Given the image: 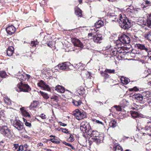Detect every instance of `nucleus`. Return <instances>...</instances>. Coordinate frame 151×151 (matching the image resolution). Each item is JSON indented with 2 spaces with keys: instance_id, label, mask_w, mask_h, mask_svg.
Instances as JSON below:
<instances>
[{
  "instance_id": "nucleus-3",
  "label": "nucleus",
  "mask_w": 151,
  "mask_h": 151,
  "mask_svg": "<svg viewBox=\"0 0 151 151\" xmlns=\"http://www.w3.org/2000/svg\"><path fill=\"white\" fill-rule=\"evenodd\" d=\"M120 17L119 21L121 27L124 29L129 28L131 26V23L128 19L126 17H123L121 14Z\"/></svg>"
},
{
  "instance_id": "nucleus-28",
  "label": "nucleus",
  "mask_w": 151,
  "mask_h": 151,
  "mask_svg": "<svg viewBox=\"0 0 151 151\" xmlns=\"http://www.w3.org/2000/svg\"><path fill=\"white\" fill-rule=\"evenodd\" d=\"M4 101L5 104L9 106L12 104L11 100L7 96L4 97Z\"/></svg>"
},
{
  "instance_id": "nucleus-23",
  "label": "nucleus",
  "mask_w": 151,
  "mask_h": 151,
  "mask_svg": "<svg viewBox=\"0 0 151 151\" xmlns=\"http://www.w3.org/2000/svg\"><path fill=\"white\" fill-rule=\"evenodd\" d=\"M104 24V22L102 21L99 20L97 21L95 24V26L96 28H99L102 26Z\"/></svg>"
},
{
  "instance_id": "nucleus-39",
  "label": "nucleus",
  "mask_w": 151,
  "mask_h": 151,
  "mask_svg": "<svg viewBox=\"0 0 151 151\" xmlns=\"http://www.w3.org/2000/svg\"><path fill=\"white\" fill-rule=\"evenodd\" d=\"M68 138H67V140L68 142H73L75 139L73 135L71 134H69Z\"/></svg>"
},
{
  "instance_id": "nucleus-50",
  "label": "nucleus",
  "mask_w": 151,
  "mask_h": 151,
  "mask_svg": "<svg viewBox=\"0 0 151 151\" xmlns=\"http://www.w3.org/2000/svg\"><path fill=\"white\" fill-rule=\"evenodd\" d=\"M106 72H101V74L102 76L105 78H107L109 77V75H108Z\"/></svg>"
},
{
  "instance_id": "nucleus-31",
  "label": "nucleus",
  "mask_w": 151,
  "mask_h": 151,
  "mask_svg": "<svg viewBox=\"0 0 151 151\" xmlns=\"http://www.w3.org/2000/svg\"><path fill=\"white\" fill-rule=\"evenodd\" d=\"M117 125L116 122L114 120H111L109 123V126L111 127L114 128Z\"/></svg>"
},
{
  "instance_id": "nucleus-25",
  "label": "nucleus",
  "mask_w": 151,
  "mask_h": 151,
  "mask_svg": "<svg viewBox=\"0 0 151 151\" xmlns=\"http://www.w3.org/2000/svg\"><path fill=\"white\" fill-rule=\"evenodd\" d=\"M135 47L138 49H140L141 50H145L146 51H147L148 49L146 48L145 46L142 44H136L135 45Z\"/></svg>"
},
{
  "instance_id": "nucleus-13",
  "label": "nucleus",
  "mask_w": 151,
  "mask_h": 151,
  "mask_svg": "<svg viewBox=\"0 0 151 151\" xmlns=\"http://www.w3.org/2000/svg\"><path fill=\"white\" fill-rule=\"evenodd\" d=\"M93 39L94 42L100 43L102 40V36L101 34H96L93 37Z\"/></svg>"
},
{
  "instance_id": "nucleus-45",
  "label": "nucleus",
  "mask_w": 151,
  "mask_h": 151,
  "mask_svg": "<svg viewBox=\"0 0 151 151\" xmlns=\"http://www.w3.org/2000/svg\"><path fill=\"white\" fill-rule=\"evenodd\" d=\"M114 109L118 111H121L122 110L121 107L119 106H114L111 108V109L113 110Z\"/></svg>"
},
{
  "instance_id": "nucleus-58",
  "label": "nucleus",
  "mask_w": 151,
  "mask_h": 151,
  "mask_svg": "<svg viewBox=\"0 0 151 151\" xmlns=\"http://www.w3.org/2000/svg\"><path fill=\"white\" fill-rule=\"evenodd\" d=\"M5 116V114L3 111H0V118H4Z\"/></svg>"
},
{
  "instance_id": "nucleus-41",
  "label": "nucleus",
  "mask_w": 151,
  "mask_h": 151,
  "mask_svg": "<svg viewBox=\"0 0 151 151\" xmlns=\"http://www.w3.org/2000/svg\"><path fill=\"white\" fill-rule=\"evenodd\" d=\"M144 37L148 40L151 41V32L145 34L144 35Z\"/></svg>"
},
{
  "instance_id": "nucleus-46",
  "label": "nucleus",
  "mask_w": 151,
  "mask_h": 151,
  "mask_svg": "<svg viewBox=\"0 0 151 151\" xmlns=\"http://www.w3.org/2000/svg\"><path fill=\"white\" fill-rule=\"evenodd\" d=\"M6 76V72L4 71H0V76L2 78L5 77Z\"/></svg>"
},
{
  "instance_id": "nucleus-47",
  "label": "nucleus",
  "mask_w": 151,
  "mask_h": 151,
  "mask_svg": "<svg viewBox=\"0 0 151 151\" xmlns=\"http://www.w3.org/2000/svg\"><path fill=\"white\" fill-rule=\"evenodd\" d=\"M63 143L66 146L70 147L72 150L74 149L73 147L70 143H67L65 141L63 142Z\"/></svg>"
},
{
  "instance_id": "nucleus-54",
  "label": "nucleus",
  "mask_w": 151,
  "mask_h": 151,
  "mask_svg": "<svg viewBox=\"0 0 151 151\" xmlns=\"http://www.w3.org/2000/svg\"><path fill=\"white\" fill-rule=\"evenodd\" d=\"M51 99H53L54 101H58V98L57 96H52L51 97Z\"/></svg>"
},
{
  "instance_id": "nucleus-9",
  "label": "nucleus",
  "mask_w": 151,
  "mask_h": 151,
  "mask_svg": "<svg viewBox=\"0 0 151 151\" xmlns=\"http://www.w3.org/2000/svg\"><path fill=\"white\" fill-rule=\"evenodd\" d=\"M126 14L131 17H135L136 16L134 8L133 6H129L127 8L125 11Z\"/></svg>"
},
{
  "instance_id": "nucleus-2",
  "label": "nucleus",
  "mask_w": 151,
  "mask_h": 151,
  "mask_svg": "<svg viewBox=\"0 0 151 151\" xmlns=\"http://www.w3.org/2000/svg\"><path fill=\"white\" fill-rule=\"evenodd\" d=\"M124 49L125 48H123V46H122L121 44H118L116 46L115 49L112 50L110 51V54L112 55L116 56L118 55L119 59H122V58L121 57V53L124 52Z\"/></svg>"
},
{
  "instance_id": "nucleus-42",
  "label": "nucleus",
  "mask_w": 151,
  "mask_h": 151,
  "mask_svg": "<svg viewBox=\"0 0 151 151\" xmlns=\"http://www.w3.org/2000/svg\"><path fill=\"white\" fill-rule=\"evenodd\" d=\"M49 140L54 143L59 144L60 143V141H59L57 139L55 138H50L49 139Z\"/></svg>"
},
{
  "instance_id": "nucleus-53",
  "label": "nucleus",
  "mask_w": 151,
  "mask_h": 151,
  "mask_svg": "<svg viewBox=\"0 0 151 151\" xmlns=\"http://www.w3.org/2000/svg\"><path fill=\"white\" fill-rule=\"evenodd\" d=\"M142 8H134V10L136 14L138 13V12H140L142 10Z\"/></svg>"
},
{
  "instance_id": "nucleus-48",
  "label": "nucleus",
  "mask_w": 151,
  "mask_h": 151,
  "mask_svg": "<svg viewBox=\"0 0 151 151\" xmlns=\"http://www.w3.org/2000/svg\"><path fill=\"white\" fill-rule=\"evenodd\" d=\"M42 89L47 91H50V88L49 86L46 84H45Z\"/></svg>"
},
{
  "instance_id": "nucleus-17",
  "label": "nucleus",
  "mask_w": 151,
  "mask_h": 151,
  "mask_svg": "<svg viewBox=\"0 0 151 151\" xmlns=\"http://www.w3.org/2000/svg\"><path fill=\"white\" fill-rule=\"evenodd\" d=\"M103 137L101 135L99 134V136L94 138V139L92 140L93 141L96 142L97 144H99L101 142V141L103 140Z\"/></svg>"
},
{
  "instance_id": "nucleus-59",
  "label": "nucleus",
  "mask_w": 151,
  "mask_h": 151,
  "mask_svg": "<svg viewBox=\"0 0 151 151\" xmlns=\"http://www.w3.org/2000/svg\"><path fill=\"white\" fill-rule=\"evenodd\" d=\"M129 90L130 91H139V89L138 88L136 87H134L133 88H130Z\"/></svg>"
},
{
  "instance_id": "nucleus-16",
  "label": "nucleus",
  "mask_w": 151,
  "mask_h": 151,
  "mask_svg": "<svg viewBox=\"0 0 151 151\" xmlns=\"http://www.w3.org/2000/svg\"><path fill=\"white\" fill-rule=\"evenodd\" d=\"M12 149L14 151L17 150V151H23V146L20 145L19 146L18 144H14Z\"/></svg>"
},
{
  "instance_id": "nucleus-40",
  "label": "nucleus",
  "mask_w": 151,
  "mask_h": 151,
  "mask_svg": "<svg viewBox=\"0 0 151 151\" xmlns=\"http://www.w3.org/2000/svg\"><path fill=\"white\" fill-rule=\"evenodd\" d=\"M93 122V123L95 124H101L104 125L103 123L101 121L93 119L91 120Z\"/></svg>"
},
{
  "instance_id": "nucleus-36",
  "label": "nucleus",
  "mask_w": 151,
  "mask_h": 151,
  "mask_svg": "<svg viewBox=\"0 0 151 151\" xmlns=\"http://www.w3.org/2000/svg\"><path fill=\"white\" fill-rule=\"evenodd\" d=\"M38 105V102L37 101H33L31 103L29 106L30 109H32L33 108H36L37 107Z\"/></svg>"
},
{
  "instance_id": "nucleus-15",
  "label": "nucleus",
  "mask_w": 151,
  "mask_h": 151,
  "mask_svg": "<svg viewBox=\"0 0 151 151\" xmlns=\"http://www.w3.org/2000/svg\"><path fill=\"white\" fill-rule=\"evenodd\" d=\"M6 30L8 34L11 35L15 33L16 29L13 26L11 25L7 27Z\"/></svg>"
},
{
  "instance_id": "nucleus-11",
  "label": "nucleus",
  "mask_w": 151,
  "mask_h": 151,
  "mask_svg": "<svg viewBox=\"0 0 151 151\" xmlns=\"http://www.w3.org/2000/svg\"><path fill=\"white\" fill-rule=\"evenodd\" d=\"M13 125L19 130L22 129L23 128V124L22 122L19 120H15L14 121Z\"/></svg>"
},
{
  "instance_id": "nucleus-24",
  "label": "nucleus",
  "mask_w": 151,
  "mask_h": 151,
  "mask_svg": "<svg viewBox=\"0 0 151 151\" xmlns=\"http://www.w3.org/2000/svg\"><path fill=\"white\" fill-rule=\"evenodd\" d=\"M75 14L78 17H82V12L81 10L79 8L76 7L75 9Z\"/></svg>"
},
{
  "instance_id": "nucleus-60",
  "label": "nucleus",
  "mask_w": 151,
  "mask_h": 151,
  "mask_svg": "<svg viewBox=\"0 0 151 151\" xmlns=\"http://www.w3.org/2000/svg\"><path fill=\"white\" fill-rule=\"evenodd\" d=\"M25 124L26 126H28L29 127H30L31 126V123L29 122H27V121L25 122Z\"/></svg>"
},
{
  "instance_id": "nucleus-61",
  "label": "nucleus",
  "mask_w": 151,
  "mask_h": 151,
  "mask_svg": "<svg viewBox=\"0 0 151 151\" xmlns=\"http://www.w3.org/2000/svg\"><path fill=\"white\" fill-rule=\"evenodd\" d=\"M148 54V57L150 56H150L151 55V50H148L147 51H146Z\"/></svg>"
},
{
  "instance_id": "nucleus-19",
  "label": "nucleus",
  "mask_w": 151,
  "mask_h": 151,
  "mask_svg": "<svg viewBox=\"0 0 151 151\" xmlns=\"http://www.w3.org/2000/svg\"><path fill=\"white\" fill-rule=\"evenodd\" d=\"M84 93L85 90L84 88L82 86H80L77 89L76 91V94L78 95V94H79L80 95H83Z\"/></svg>"
},
{
  "instance_id": "nucleus-21",
  "label": "nucleus",
  "mask_w": 151,
  "mask_h": 151,
  "mask_svg": "<svg viewBox=\"0 0 151 151\" xmlns=\"http://www.w3.org/2000/svg\"><path fill=\"white\" fill-rule=\"evenodd\" d=\"M14 48L13 47H9L7 51V55L9 56H12L14 53Z\"/></svg>"
},
{
  "instance_id": "nucleus-8",
  "label": "nucleus",
  "mask_w": 151,
  "mask_h": 151,
  "mask_svg": "<svg viewBox=\"0 0 151 151\" xmlns=\"http://www.w3.org/2000/svg\"><path fill=\"white\" fill-rule=\"evenodd\" d=\"M72 66V65L68 62L63 63L59 64L58 65V68L60 70H69L71 69V67Z\"/></svg>"
},
{
  "instance_id": "nucleus-6",
  "label": "nucleus",
  "mask_w": 151,
  "mask_h": 151,
  "mask_svg": "<svg viewBox=\"0 0 151 151\" xmlns=\"http://www.w3.org/2000/svg\"><path fill=\"white\" fill-rule=\"evenodd\" d=\"M73 114L75 117L78 120H81L86 118V114L83 111H81L78 109H76L73 111Z\"/></svg>"
},
{
  "instance_id": "nucleus-4",
  "label": "nucleus",
  "mask_w": 151,
  "mask_h": 151,
  "mask_svg": "<svg viewBox=\"0 0 151 151\" xmlns=\"http://www.w3.org/2000/svg\"><path fill=\"white\" fill-rule=\"evenodd\" d=\"M16 90L18 92L23 91L28 92L31 90V88L28 84H23L21 82L18 84Z\"/></svg>"
},
{
  "instance_id": "nucleus-34",
  "label": "nucleus",
  "mask_w": 151,
  "mask_h": 151,
  "mask_svg": "<svg viewBox=\"0 0 151 151\" xmlns=\"http://www.w3.org/2000/svg\"><path fill=\"white\" fill-rule=\"evenodd\" d=\"M114 148V151H122V150L121 147L117 144L115 145Z\"/></svg>"
},
{
  "instance_id": "nucleus-62",
  "label": "nucleus",
  "mask_w": 151,
  "mask_h": 151,
  "mask_svg": "<svg viewBox=\"0 0 151 151\" xmlns=\"http://www.w3.org/2000/svg\"><path fill=\"white\" fill-rule=\"evenodd\" d=\"M146 93L147 94V95H146V96L147 97H148L149 96H150V94L149 92H146Z\"/></svg>"
},
{
  "instance_id": "nucleus-38",
  "label": "nucleus",
  "mask_w": 151,
  "mask_h": 151,
  "mask_svg": "<svg viewBox=\"0 0 151 151\" xmlns=\"http://www.w3.org/2000/svg\"><path fill=\"white\" fill-rule=\"evenodd\" d=\"M40 93L44 99H47L49 98V97L47 93L42 92L41 91H40Z\"/></svg>"
},
{
  "instance_id": "nucleus-20",
  "label": "nucleus",
  "mask_w": 151,
  "mask_h": 151,
  "mask_svg": "<svg viewBox=\"0 0 151 151\" xmlns=\"http://www.w3.org/2000/svg\"><path fill=\"white\" fill-rule=\"evenodd\" d=\"M20 110L23 116L26 117H31V116L29 114L26 110H24V107L21 108H20Z\"/></svg>"
},
{
  "instance_id": "nucleus-5",
  "label": "nucleus",
  "mask_w": 151,
  "mask_h": 151,
  "mask_svg": "<svg viewBox=\"0 0 151 151\" xmlns=\"http://www.w3.org/2000/svg\"><path fill=\"white\" fill-rule=\"evenodd\" d=\"M0 132L5 136L9 137L12 136V132L8 127L7 125L0 127Z\"/></svg>"
},
{
  "instance_id": "nucleus-12",
  "label": "nucleus",
  "mask_w": 151,
  "mask_h": 151,
  "mask_svg": "<svg viewBox=\"0 0 151 151\" xmlns=\"http://www.w3.org/2000/svg\"><path fill=\"white\" fill-rule=\"evenodd\" d=\"M72 43L75 46H77L80 48H82L83 45L82 43L77 39L73 38L72 40Z\"/></svg>"
},
{
  "instance_id": "nucleus-14",
  "label": "nucleus",
  "mask_w": 151,
  "mask_h": 151,
  "mask_svg": "<svg viewBox=\"0 0 151 151\" xmlns=\"http://www.w3.org/2000/svg\"><path fill=\"white\" fill-rule=\"evenodd\" d=\"M99 134L98 132L96 131H93L91 132V131L90 130L89 133H88L87 135L88 137L91 138V139L93 140L94 138L99 136Z\"/></svg>"
},
{
  "instance_id": "nucleus-49",
  "label": "nucleus",
  "mask_w": 151,
  "mask_h": 151,
  "mask_svg": "<svg viewBox=\"0 0 151 151\" xmlns=\"http://www.w3.org/2000/svg\"><path fill=\"white\" fill-rule=\"evenodd\" d=\"M7 124L2 119H0V127L7 125Z\"/></svg>"
},
{
  "instance_id": "nucleus-57",
  "label": "nucleus",
  "mask_w": 151,
  "mask_h": 151,
  "mask_svg": "<svg viewBox=\"0 0 151 151\" xmlns=\"http://www.w3.org/2000/svg\"><path fill=\"white\" fill-rule=\"evenodd\" d=\"M40 116L42 119H46L47 118L46 116L44 114H41L40 115Z\"/></svg>"
},
{
  "instance_id": "nucleus-10",
  "label": "nucleus",
  "mask_w": 151,
  "mask_h": 151,
  "mask_svg": "<svg viewBox=\"0 0 151 151\" xmlns=\"http://www.w3.org/2000/svg\"><path fill=\"white\" fill-rule=\"evenodd\" d=\"M119 40L121 42L125 44H129L131 41L129 36L125 34L122 35L119 37Z\"/></svg>"
},
{
  "instance_id": "nucleus-29",
  "label": "nucleus",
  "mask_w": 151,
  "mask_h": 151,
  "mask_svg": "<svg viewBox=\"0 0 151 151\" xmlns=\"http://www.w3.org/2000/svg\"><path fill=\"white\" fill-rule=\"evenodd\" d=\"M144 24L145 25H147L149 27L151 28V14L148 18L147 22H144Z\"/></svg>"
},
{
  "instance_id": "nucleus-52",
  "label": "nucleus",
  "mask_w": 151,
  "mask_h": 151,
  "mask_svg": "<svg viewBox=\"0 0 151 151\" xmlns=\"http://www.w3.org/2000/svg\"><path fill=\"white\" fill-rule=\"evenodd\" d=\"M144 1L145 2V5H147L146 6H143L142 7V8H144V7H145L146 6H148L150 5L151 4V2L150 1H149L147 0H144Z\"/></svg>"
},
{
  "instance_id": "nucleus-32",
  "label": "nucleus",
  "mask_w": 151,
  "mask_h": 151,
  "mask_svg": "<svg viewBox=\"0 0 151 151\" xmlns=\"http://www.w3.org/2000/svg\"><path fill=\"white\" fill-rule=\"evenodd\" d=\"M129 104V102L126 99H123L120 102V104L123 107H124L127 106Z\"/></svg>"
},
{
  "instance_id": "nucleus-44",
  "label": "nucleus",
  "mask_w": 151,
  "mask_h": 151,
  "mask_svg": "<svg viewBox=\"0 0 151 151\" xmlns=\"http://www.w3.org/2000/svg\"><path fill=\"white\" fill-rule=\"evenodd\" d=\"M45 84L43 81H41L37 83V85L38 86L42 88Z\"/></svg>"
},
{
  "instance_id": "nucleus-63",
  "label": "nucleus",
  "mask_w": 151,
  "mask_h": 151,
  "mask_svg": "<svg viewBox=\"0 0 151 151\" xmlns=\"http://www.w3.org/2000/svg\"><path fill=\"white\" fill-rule=\"evenodd\" d=\"M59 123H60V125L61 126H65L67 125L65 123H63L61 122H60Z\"/></svg>"
},
{
  "instance_id": "nucleus-22",
  "label": "nucleus",
  "mask_w": 151,
  "mask_h": 151,
  "mask_svg": "<svg viewBox=\"0 0 151 151\" xmlns=\"http://www.w3.org/2000/svg\"><path fill=\"white\" fill-rule=\"evenodd\" d=\"M15 77L19 80L20 81L21 80L24 81L26 79V76L25 75L21 74L20 73H18L15 76Z\"/></svg>"
},
{
  "instance_id": "nucleus-51",
  "label": "nucleus",
  "mask_w": 151,
  "mask_h": 151,
  "mask_svg": "<svg viewBox=\"0 0 151 151\" xmlns=\"http://www.w3.org/2000/svg\"><path fill=\"white\" fill-rule=\"evenodd\" d=\"M58 130L60 131H61L65 133H67L68 132V129H63L62 128H59V129H58Z\"/></svg>"
},
{
  "instance_id": "nucleus-64",
  "label": "nucleus",
  "mask_w": 151,
  "mask_h": 151,
  "mask_svg": "<svg viewBox=\"0 0 151 151\" xmlns=\"http://www.w3.org/2000/svg\"><path fill=\"white\" fill-rule=\"evenodd\" d=\"M25 75L26 76V78H27L28 79H29L30 77V76L28 74H25Z\"/></svg>"
},
{
  "instance_id": "nucleus-35",
  "label": "nucleus",
  "mask_w": 151,
  "mask_h": 151,
  "mask_svg": "<svg viewBox=\"0 0 151 151\" xmlns=\"http://www.w3.org/2000/svg\"><path fill=\"white\" fill-rule=\"evenodd\" d=\"M131 116L134 118H136L140 116L139 114L137 112L133 111L131 113Z\"/></svg>"
},
{
  "instance_id": "nucleus-55",
  "label": "nucleus",
  "mask_w": 151,
  "mask_h": 151,
  "mask_svg": "<svg viewBox=\"0 0 151 151\" xmlns=\"http://www.w3.org/2000/svg\"><path fill=\"white\" fill-rule=\"evenodd\" d=\"M24 147V148L25 149L24 150V151H31L30 149H28V146L27 144H25L24 145L23 147Z\"/></svg>"
},
{
  "instance_id": "nucleus-33",
  "label": "nucleus",
  "mask_w": 151,
  "mask_h": 151,
  "mask_svg": "<svg viewBox=\"0 0 151 151\" xmlns=\"http://www.w3.org/2000/svg\"><path fill=\"white\" fill-rule=\"evenodd\" d=\"M72 103L74 106H80L82 103L81 101L80 100L76 101L74 100H72Z\"/></svg>"
},
{
  "instance_id": "nucleus-26",
  "label": "nucleus",
  "mask_w": 151,
  "mask_h": 151,
  "mask_svg": "<svg viewBox=\"0 0 151 151\" xmlns=\"http://www.w3.org/2000/svg\"><path fill=\"white\" fill-rule=\"evenodd\" d=\"M133 97L140 101H142L143 99L142 96L140 94H134L133 96Z\"/></svg>"
},
{
  "instance_id": "nucleus-37",
  "label": "nucleus",
  "mask_w": 151,
  "mask_h": 151,
  "mask_svg": "<svg viewBox=\"0 0 151 151\" xmlns=\"http://www.w3.org/2000/svg\"><path fill=\"white\" fill-rule=\"evenodd\" d=\"M39 42H37V40H33L30 43V45L32 47L34 48L36 47L37 45H38Z\"/></svg>"
},
{
  "instance_id": "nucleus-30",
  "label": "nucleus",
  "mask_w": 151,
  "mask_h": 151,
  "mask_svg": "<svg viewBox=\"0 0 151 151\" xmlns=\"http://www.w3.org/2000/svg\"><path fill=\"white\" fill-rule=\"evenodd\" d=\"M109 17L110 19L112 21H118V19H116V17L114 13H110L109 14Z\"/></svg>"
},
{
  "instance_id": "nucleus-27",
  "label": "nucleus",
  "mask_w": 151,
  "mask_h": 151,
  "mask_svg": "<svg viewBox=\"0 0 151 151\" xmlns=\"http://www.w3.org/2000/svg\"><path fill=\"white\" fill-rule=\"evenodd\" d=\"M121 82L124 84H127L130 81V80L127 78L122 77L121 78Z\"/></svg>"
},
{
  "instance_id": "nucleus-1",
  "label": "nucleus",
  "mask_w": 151,
  "mask_h": 151,
  "mask_svg": "<svg viewBox=\"0 0 151 151\" xmlns=\"http://www.w3.org/2000/svg\"><path fill=\"white\" fill-rule=\"evenodd\" d=\"M139 130L140 132L138 133L136 136V137L139 139H141L143 138V136L148 135L151 136V120L149 122H148L145 129L141 128L139 129Z\"/></svg>"
},
{
  "instance_id": "nucleus-7",
  "label": "nucleus",
  "mask_w": 151,
  "mask_h": 151,
  "mask_svg": "<svg viewBox=\"0 0 151 151\" xmlns=\"http://www.w3.org/2000/svg\"><path fill=\"white\" fill-rule=\"evenodd\" d=\"M90 126L89 124L85 121L82 122L81 124L80 129L86 135H87L88 133H89L90 130H89Z\"/></svg>"
},
{
  "instance_id": "nucleus-43",
  "label": "nucleus",
  "mask_w": 151,
  "mask_h": 151,
  "mask_svg": "<svg viewBox=\"0 0 151 151\" xmlns=\"http://www.w3.org/2000/svg\"><path fill=\"white\" fill-rule=\"evenodd\" d=\"M105 72L108 73H115V70L114 69L111 70L110 69H106Z\"/></svg>"
},
{
  "instance_id": "nucleus-56",
  "label": "nucleus",
  "mask_w": 151,
  "mask_h": 151,
  "mask_svg": "<svg viewBox=\"0 0 151 151\" xmlns=\"http://www.w3.org/2000/svg\"><path fill=\"white\" fill-rule=\"evenodd\" d=\"M4 144L2 141L0 142V149H2L3 148L4 146Z\"/></svg>"
},
{
  "instance_id": "nucleus-18",
  "label": "nucleus",
  "mask_w": 151,
  "mask_h": 151,
  "mask_svg": "<svg viewBox=\"0 0 151 151\" xmlns=\"http://www.w3.org/2000/svg\"><path fill=\"white\" fill-rule=\"evenodd\" d=\"M55 90L60 93H64L65 91L64 88L60 85H57L55 88Z\"/></svg>"
}]
</instances>
